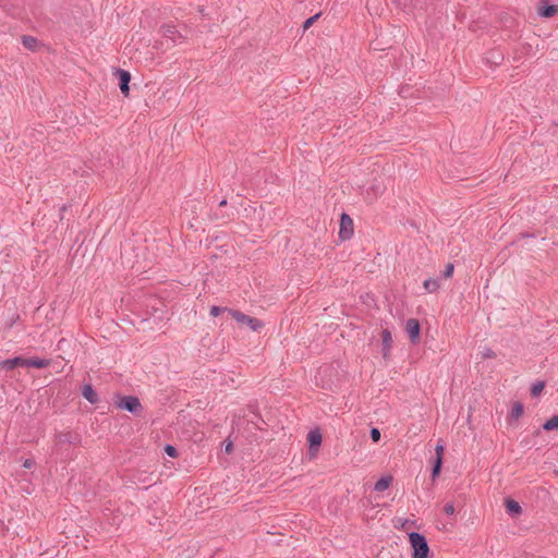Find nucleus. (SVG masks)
Segmentation results:
<instances>
[{"instance_id":"obj_1","label":"nucleus","mask_w":558,"mask_h":558,"mask_svg":"<svg viewBox=\"0 0 558 558\" xmlns=\"http://www.w3.org/2000/svg\"><path fill=\"white\" fill-rule=\"evenodd\" d=\"M410 545L413 549L412 558H428L429 546L426 537L417 532H411L409 534Z\"/></svg>"},{"instance_id":"obj_2","label":"nucleus","mask_w":558,"mask_h":558,"mask_svg":"<svg viewBox=\"0 0 558 558\" xmlns=\"http://www.w3.org/2000/svg\"><path fill=\"white\" fill-rule=\"evenodd\" d=\"M118 399L119 400L116 402L117 408L128 411L135 416H141L144 408L137 397L118 396Z\"/></svg>"},{"instance_id":"obj_3","label":"nucleus","mask_w":558,"mask_h":558,"mask_svg":"<svg viewBox=\"0 0 558 558\" xmlns=\"http://www.w3.org/2000/svg\"><path fill=\"white\" fill-rule=\"evenodd\" d=\"M229 315L241 325H246L253 331H259L264 327V323L255 317L245 315L238 310H229Z\"/></svg>"},{"instance_id":"obj_4","label":"nucleus","mask_w":558,"mask_h":558,"mask_svg":"<svg viewBox=\"0 0 558 558\" xmlns=\"http://www.w3.org/2000/svg\"><path fill=\"white\" fill-rule=\"evenodd\" d=\"M405 332L408 333L411 343L417 344L421 339V325L418 319L409 318L405 322Z\"/></svg>"},{"instance_id":"obj_5","label":"nucleus","mask_w":558,"mask_h":558,"mask_svg":"<svg viewBox=\"0 0 558 558\" xmlns=\"http://www.w3.org/2000/svg\"><path fill=\"white\" fill-rule=\"evenodd\" d=\"M353 235V220L351 217L343 213L340 216V229H339V238L342 241L351 239Z\"/></svg>"},{"instance_id":"obj_6","label":"nucleus","mask_w":558,"mask_h":558,"mask_svg":"<svg viewBox=\"0 0 558 558\" xmlns=\"http://www.w3.org/2000/svg\"><path fill=\"white\" fill-rule=\"evenodd\" d=\"M114 75L117 76L119 81V87L121 93L124 96H129L130 94V82H131V74L129 71L123 69H117Z\"/></svg>"},{"instance_id":"obj_7","label":"nucleus","mask_w":558,"mask_h":558,"mask_svg":"<svg viewBox=\"0 0 558 558\" xmlns=\"http://www.w3.org/2000/svg\"><path fill=\"white\" fill-rule=\"evenodd\" d=\"M322 440H323V436H322V433L319 432V429H313V430H310V433L307 434V442H308V448H310V452L313 454V452L315 451H318L320 445H322Z\"/></svg>"},{"instance_id":"obj_8","label":"nucleus","mask_w":558,"mask_h":558,"mask_svg":"<svg viewBox=\"0 0 558 558\" xmlns=\"http://www.w3.org/2000/svg\"><path fill=\"white\" fill-rule=\"evenodd\" d=\"M381 353L384 359H388L390 356V351L392 348V335L389 329H383L381 331Z\"/></svg>"},{"instance_id":"obj_9","label":"nucleus","mask_w":558,"mask_h":558,"mask_svg":"<svg viewBox=\"0 0 558 558\" xmlns=\"http://www.w3.org/2000/svg\"><path fill=\"white\" fill-rule=\"evenodd\" d=\"M25 367V357L19 355L0 362V367L5 371H12L15 367Z\"/></svg>"},{"instance_id":"obj_10","label":"nucleus","mask_w":558,"mask_h":558,"mask_svg":"<svg viewBox=\"0 0 558 558\" xmlns=\"http://www.w3.org/2000/svg\"><path fill=\"white\" fill-rule=\"evenodd\" d=\"M538 15L542 17H553L558 13V4H549L546 1H542L541 5L537 9Z\"/></svg>"},{"instance_id":"obj_11","label":"nucleus","mask_w":558,"mask_h":558,"mask_svg":"<svg viewBox=\"0 0 558 558\" xmlns=\"http://www.w3.org/2000/svg\"><path fill=\"white\" fill-rule=\"evenodd\" d=\"M505 508L507 513L512 518H517L522 513V507L512 498H507L505 500Z\"/></svg>"},{"instance_id":"obj_12","label":"nucleus","mask_w":558,"mask_h":558,"mask_svg":"<svg viewBox=\"0 0 558 558\" xmlns=\"http://www.w3.org/2000/svg\"><path fill=\"white\" fill-rule=\"evenodd\" d=\"M82 396L92 404L99 402V397L90 384H84L82 387Z\"/></svg>"},{"instance_id":"obj_13","label":"nucleus","mask_w":558,"mask_h":558,"mask_svg":"<svg viewBox=\"0 0 558 558\" xmlns=\"http://www.w3.org/2000/svg\"><path fill=\"white\" fill-rule=\"evenodd\" d=\"M50 365V360L40 359L37 356L34 357H25V367H34V368H45Z\"/></svg>"},{"instance_id":"obj_14","label":"nucleus","mask_w":558,"mask_h":558,"mask_svg":"<svg viewBox=\"0 0 558 558\" xmlns=\"http://www.w3.org/2000/svg\"><path fill=\"white\" fill-rule=\"evenodd\" d=\"M58 439L60 442H66L70 445H76L81 440L78 435L72 434L71 432L60 433L58 435Z\"/></svg>"},{"instance_id":"obj_15","label":"nucleus","mask_w":558,"mask_h":558,"mask_svg":"<svg viewBox=\"0 0 558 558\" xmlns=\"http://www.w3.org/2000/svg\"><path fill=\"white\" fill-rule=\"evenodd\" d=\"M442 463H444V459L442 458H439V457H434L432 459V480H436L440 472H441V468H442Z\"/></svg>"},{"instance_id":"obj_16","label":"nucleus","mask_w":558,"mask_h":558,"mask_svg":"<svg viewBox=\"0 0 558 558\" xmlns=\"http://www.w3.org/2000/svg\"><path fill=\"white\" fill-rule=\"evenodd\" d=\"M392 483V476L388 475V476H383L380 477L376 483H375V486H374V490L375 492H384L386 489L389 488V486L391 485Z\"/></svg>"},{"instance_id":"obj_17","label":"nucleus","mask_w":558,"mask_h":558,"mask_svg":"<svg viewBox=\"0 0 558 558\" xmlns=\"http://www.w3.org/2000/svg\"><path fill=\"white\" fill-rule=\"evenodd\" d=\"M21 39H22L23 46L26 49L32 50V51L36 50V48L39 44L38 39L31 35H23Z\"/></svg>"},{"instance_id":"obj_18","label":"nucleus","mask_w":558,"mask_h":558,"mask_svg":"<svg viewBox=\"0 0 558 558\" xmlns=\"http://www.w3.org/2000/svg\"><path fill=\"white\" fill-rule=\"evenodd\" d=\"M423 286L428 293H434L439 289L438 279L428 278L424 280Z\"/></svg>"},{"instance_id":"obj_19","label":"nucleus","mask_w":558,"mask_h":558,"mask_svg":"<svg viewBox=\"0 0 558 558\" xmlns=\"http://www.w3.org/2000/svg\"><path fill=\"white\" fill-rule=\"evenodd\" d=\"M542 428L546 432L558 430V415H554L549 420H547L542 425Z\"/></svg>"},{"instance_id":"obj_20","label":"nucleus","mask_w":558,"mask_h":558,"mask_svg":"<svg viewBox=\"0 0 558 558\" xmlns=\"http://www.w3.org/2000/svg\"><path fill=\"white\" fill-rule=\"evenodd\" d=\"M162 33L165 37L172 39L173 43H175V36L179 34L174 25H163Z\"/></svg>"},{"instance_id":"obj_21","label":"nucleus","mask_w":558,"mask_h":558,"mask_svg":"<svg viewBox=\"0 0 558 558\" xmlns=\"http://www.w3.org/2000/svg\"><path fill=\"white\" fill-rule=\"evenodd\" d=\"M524 411V407L521 402H514L510 412L511 420H518Z\"/></svg>"},{"instance_id":"obj_22","label":"nucleus","mask_w":558,"mask_h":558,"mask_svg":"<svg viewBox=\"0 0 558 558\" xmlns=\"http://www.w3.org/2000/svg\"><path fill=\"white\" fill-rule=\"evenodd\" d=\"M544 388H545V381L538 380V381L534 383L531 387V396L538 397Z\"/></svg>"},{"instance_id":"obj_23","label":"nucleus","mask_w":558,"mask_h":558,"mask_svg":"<svg viewBox=\"0 0 558 558\" xmlns=\"http://www.w3.org/2000/svg\"><path fill=\"white\" fill-rule=\"evenodd\" d=\"M320 16V13H317L308 19L305 20V22L303 23V29L306 31L308 29Z\"/></svg>"},{"instance_id":"obj_24","label":"nucleus","mask_w":558,"mask_h":558,"mask_svg":"<svg viewBox=\"0 0 558 558\" xmlns=\"http://www.w3.org/2000/svg\"><path fill=\"white\" fill-rule=\"evenodd\" d=\"M165 453L170 458H177L178 457V450L172 445H166L163 448Z\"/></svg>"},{"instance_id":"obj_25","label":"nucleus","mask_w":558,"mask_h":558,"mask_svg":"<svg viewBox=\"0 0 558 558\" xmlns=\"http://www.w3.org/2000/svg\"><path fill=\"white\" fill-rule=\"evenodd\" d=\"M229 310L230 308H228V307H220V306H217V305H213L210 307V315L214 316V317H217L218 315H220L223 312H228L229 313Z\"/></svg>"},{"instance_id":"obj_26","label":"nucleus","mask_w":558,"mask_h":558,"mask_svg":"<svg viewBox=\"0 0 558 558\" xmlns=\"http://www.w3.org/2000/svg\"><path fill=\"white\" fill-rule=\"evenodd\" d=\"M483 359H495L496 353L490 348H484V350L481 352Z\"/></svg>"},{"instance_id":"obj_27","label":"nucleus","mask_w":558,"mask_h":558,"mask_svg":"<svg viewBox=\"0 0 558 558\" xmlns=\"http://www.w3.org/2000/svg\"><path fill=\"white\" fill-rule=\"evenodd\" d=\"M444 451H445V446L441 442V440H439L435 447V457H439V458L444 459Z\"/></svg>"},{"instance_id":"obj_28","label":"nucleus","mask_w":558,"mask_h":558,"mask_svg":"<svg viewBox=\"0 0 558 558\" xmlns=\"http://www.w3.org/2000/svg\"><path fill=\"white\" fill-rule=\"evenodd\" d=\"M369 436H371V439L374 441V442H378L380 440V432L378 428L376 427H373L369 432Z\"/></svg>"},{"instance_id":"obj_29","label":"nucleus","mask_w":558,"mask_h":558,"mask_svg":"<svg viewBox=\"0 0 558 558\" xmlns=\"http://www.w3.org/2000/svg\"><path fill=\"white\" fill-rule=\"evenodd\" d=\"M453 268H454L453 264H451V263L447 264L446 268L444 270V277L445 278L451 277L453 274Z\"/></svg>"},{"instance_id":"obj_30","label":"nucleus","mask_w":558,"mask_h":558,"mask_svg":"<svg viewBox=\"0 0 558 558\" xmlns=\"http://www.w3.org/2000/svg\"><path fill=\"white\" fill-rule=\"evenodd\" d=\"M444 511L448 515H452L454 513V506L452 502H447L444 507Z\"/></svg>"},{"instance_id":"obj_31","label":"nucleus","mask_w":558,"mask_h":558,"mask_svg":"<svg viewBox=\"0 0 558 558\" xmlns=\"http://www.w3.org/2000/svg\"><path fill=\"white\" fill-rule=\"evenodd\" d=\"M398 4L403 9V10H408L412 7V2L409 0H399L398 1Z\"/></svg>"},{"instance_id":"obj_32","label":"nucleus","mask_w":558,"mask_h":558,"mask_svg":"<svg viewBox=\"0 0 558 558\" xmlns=\"http://www.w3.org/2000/svg\"><path fill=\"white\" fill-rule=\"evenodd\" d=\"M492 57H493V62L495 64H499L502 61V59H504L502 54L499 53V52L498 53H493Z\"/></svg>"},{"instance_id":"obj_33","label":"nucleus","mask_w":558,"mask_h":558,"mask_svg":"<svg viewBox=\"0 0 558 558\" xmlns=\"http://www.w3.org/2000/svg\"><path fill=\"white\" fill-rule=\"evenodd\" d=\"M211 218L215 220H222L223 222H226L230 217H225L223 215H219L217 211H215Z\"/></svg>"},{"instance_id":"obj_34","label":"nucleus","mask_w":558,"mask_h":558,"mask_svg":"<svg viewBox=\"0 0 558 558\" xmlns=\"http://www.w3.org/2000/svg\"><path fill=\"white\" fill-rule=\"evenodd\" d=\"M35 465V461L33 459H26L23 463L25 469H31Z\"/></svg>"},{"instance_id":"obj_35","label":"nucleus","mask_w":558,"mask_h":558,"mask_svg":"<svg viewBox=\"0 0 558 558\" xmlns=\"http://www.w3.org/2000/svg\"><path fill=\"white\" fill-rule=\"evenodd\" d=\"M232 450H233V444H232V441H228V442L226 444V446H225V451H226V453H228V454H229V453H231V452H232Z\"/></svg>"},{"instance_id":"obj_36","label":"nucleus","mask_w":558,"mask_h":558,"mask_svg":"<svg viewBox=\"0 0 558 558\" xmlns=\"http://www.w3.org/2000/svg\"><path fill=\"white\" fill-rule=\"evenodd\" d=\"M66 209L68 205H62V207L60 208V219H63Z\"/></svg>"},{"instance_id":"obj_37","label":"nucleus","mask_w":558,"mask_h":558,"mask_svg":"<svg viewBox=\"0 0 558 558\" xmlns=\"http://www.w3.org/2000/svg\"><path fill=\"white\" fill-rule=\"evenodd\" d=\"M227 205V199H222L220 201L219 203V207H222V206H226Z\"/></svg>"},{"instance_id":"obj_38","label":"nucleus","mask_w":558,"mask_h":558,"mask_svg":"<svg viewBox=\"0 0 558 558\" xmlns=\"http://www.w3.org/2000/svg\"><path fill=\"white\" fill-rule=\"evenodd\" d=\"M534 434H535V435H539V434H541V430H539V429H536Z\"/></svg>"},{"instance_id":"obj_39","label":"nucleus","mask_w":558,"mask_h":558,"mask_svg":"<svg viewBox=\"0 0 558 558\" xmlns=\"http://www.w3.org/2000/svg\"><path fill=\"white\" fill-rule=\"evenodd\" d=\"M555 124H556V125H558V120H557V121H555Z\"/></svg>"},{"instance_id":"obj_40","label":"nucleus","mask_w":558,"mask_h":558,"mask_svg":"<svg viewBox=\"0 0 558 558\" xmlns=\"http://www.w3.org/2000/svg\"><path fill=\"white\" fill-rule=\"evenodd\" d=\"M556 473L558 474V470L556 471Z\"/></svg>"}]
</instances>
